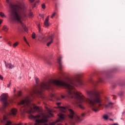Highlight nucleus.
<instances>
[{
  "mask_svg": "<svg viewBox=\"0 0 125 125\" xmlns=\"http://www.w3.org/2000/svg\"><path fill=\"white\" fill-rule=\"evenodd\" d=\"M35 80L37 84L36 90H34L27 96L25 99L21 101L18 103L20 106V111L22 114L24 113H28V114H33L35 111L41 112V108L39 106H36L35 104L31 103L32 99L37 96L41 98V99H45V97L42 93L44 89H49L51 84H55L57 87H65L67 90L68 97L74 98L76 104L83 110H84V104L86 102V98L84 96L82 93L76 91L75 87L78 85H83V81L81 79V74H76L73 78L68 79V83L59 80L50 79L48 81H45L39 84V80L38 77H35Z\"/></svg>",
  "mask_w": 125,
  "mask_h": 125,
  "instance_id": "f257e3e1",
  "label": "nucleus"
},
{
  "mask_svg": "<svg viewBox=\"0 0 125 125\" xmlns=\"http://www.w3.org/2000/svg\"><path fill=\"white\" fill-rule=\"evenodd\" d=\"M9 4V20L11 22H18L20 23L21 26L25 32H28V28L25 24L22 22V21L27 17V9L25 6V3L23 0H20L16 4L9 2V0H6Z\"/></svg>",
  "mask_w": 125,
  "mask_h": 125,
  "instance_id": "f03ea898",
  "label": "nucleus"
},
{
  "mask_svg": "<svg viewBox=\"0 0 125 125\" xmlns=\"http://www.w3.org/2000/svg\"><path fill=\"white\" fill-rule=\"evenodd\" d=\"M59 110L62 113H66L67 111L68 112V117L69 118V122L71 125H75V122H81L83 120L82 117H79L78 115L75 114L74 111L70 108H66L65 107H59Z\"/></svg>",
  "mask_w": 125,
  "mask_h": 125,
  "instance_id": "7ed1b4c3",
  "label": "nucleus"
},
{
  "mask_svg": "<svg viewBox=\"0 0 125 125\" xmlns=\"http://www.w3.org/2000/svg\"><path fill=\"white\" fill-rule=\"evenodd\" d=\"M8 97V95L7 94H2L1 96H0V101L2 102L4 108L7 107L9 104H12V103H13V101L7 99Z\"/></svg>",
  "mask_w": 125,
  "mask_h": 125,
  "instance_id": "20e7f679",
  "label": "nucleus"
},
{
  "mask_svg": "<svg viewBox=\"0 0 125 125\" xmlns=\"http://www.w3.org/2000/svg\"><path fill=\"white\" fill-rule=\"evenodd\" d=\"M1 123L4 124L5 125H12V123L11 121H9L8 119H7V117L5 116H3V119L1 121Z\"/></svg>",
  "mask_w": 125,
  "mask_h": 125,
  "instance_id": "39448f33",
  "label": "nucleus"
},
{
  "mask_svg": "<svg viewBox=\"0 0 125 125\" xmlns=\"http://www.w3.org/2000/svg\"><path fill=\"white\" fill-rule=\"evenodd\" d=\"M46 41H50L47 43V46H49L51 44V43L53 42V36H48L46 39Z\"/></svg>",
  "mask_w": 125,
  "mask_h": 125,
  "instance_id": "423d86ee",
  "label": "nucleus"
},
{
  "mask_svg": "<svg viewBox=\"0 0 125 125\" xmlns=\"http://www.w3.org/2000/svg\"><path fill=\"white\" fill-rule=\"evenodd\" d=\"M61 60H62V57L60 56L58 59V63L59 64V68L60 70H61V69L63 68V66H62V62Z\"/></svg>",
  "mask_w": 125,
  "mask_h": 125,
  "instance_id": "0eeeda50",
  "label": "nucleus"
},
{
  "mask_svg": "<svg viewBox=\"0 0 125 125\" xmlns=\"http://www.w3.org/2000/svg\"><path fill=\"white\" fill-rule=\"evenodd\" d=\"M59 119L56 122H60V121H64L65 120V115L62 113H59L58 114Z\"/></svg>",
  "mask_w": 125,
  "mask_h": 125,
  "instance_id": "6e6552de",
  "label": "nucleus"
},
{
  "mask_svg": "<svg viewBox=\"0 0 125 125\" xmlns=\"http://www.w3.org/2000/svg\"><path fill=\"white\" fill-rule=\"evenodd\" d=\"M5 65L6 68H8L9 69H12V68H14V65L11 63H7L6 61H4Z\"/></svg>",
  "mask_w": 125,
  "mask_h": 125,
  "instance_id": "1a4fd4ad",
  "label": "nucleus"
},
{
  "mask_svg": "<svg viewBox=\"0 0 125 125\" xmlns=\"http://www.w3.org/2000/svg\"><path fill=\"white\" fill-rule=\"evenodd\" d=\"M49 20V16H48L46 18L44 22V25L45 26V27H48L49 26V23L48 22V21Z\"/></svg>",
  "mask_w": 125,
  "mask_h": 125,
  "instance_id": "9d476101",
  "label": "nucleus"
},
{
  "mask_svg": "<svg viewBox=\"0 0 125 125\" xmlns=\"http://www.w3.org/2000/svg\"><path fill=\"white\" fill-rule=\"evenodd\" d=\"M11 113L13 116H15L17 113V109L16 108H13L11 110Z\"/></svg>",
  "mask_w": 125,
  "mask_h": 125,
  "instance_id": "9b49d317",
  "label": "nucleus"
},
{
  "mask_svg": "<svg viewBox=\"0 0 125 125\" xmlns=\"http://www.w3.org/2000/svg\"><path fill=\"white\" fill-rule=\"evenodd\" d=\"M114 104L113 103H109L108 104L105 105V109H108V108H112V106Z\"/></svg>",
  "mask_w": 125,
  "mask_h": 125,
  "instance_id": "f8f14e48",
  "label": "nucleus"
},
{
  "mask_svg": "<svg viewBox=\"0 0 125 125\" xmlns=\"http://www.w3.org/2000/svg\"><path fill=\"white\" fill-rule=\"evenodd\" d=\"M101 82H102V79H101V78H99L98 79V81L97 82H94L92 81V83H93L94 84V85H96V83H101Z\"/></svg>",
  "mask_w": 125,
  "mask_h": 125,
  "instance_id": "ddd939ff",
  "label": "nucleus"
},
{
  "mask_svg": "<svg viewBox=\"0 0 125 125\" xmlns=\"http://www.w3.org/2000/svg\"><path fill=\"white\" fill-rule=\"evenodd\" d=\"M65 98V96L64 95H61V98H56V100L60 101L61 99H64Z\"/></svg>",
  "mask_w": 125,
  "mask_h": 125,
  "instance_id": "4468645a",
  "label": "nucleus"
},
{
  "mask_svg": "<svg viewBox=\"0 0 125 125\" xmlns=\"http://www.w3.org/2000/svg\"><path fill=\"white\" fill-rule=\"evenodd\" d=\"M2 30L3 31H5V32H7L8 28H7V26L4 25L2 28Z\"/></svg>",
  "mask_w": 125,
  "mask_h": 125,
  "instance_id": "2eb2a0df",
  "label": "nucleus"
},
{
  "mask_svg": "<svg viewBox=\"0 0 125 125\" xmlns=\"http://www.w3.org/2000/svg\"><path fill=\"white\" fill-rule=\"evenodd\" d=\"M28 16L30 18H32V17H34V15L33 14V13H32V12H30L28 14Z\"/></svg>",
  "mask_w": 125,
  "mask_h": 125,
  "instance_id": "dca6fc26",
  "label": "nucleus"
},
{
  "mask_svg": "<svg viewBox=\"0 0 125 125\" xmlns=\"http://www.w3.org/2000/svg\"><path fill=\"white\" fill-rule=\"evenodd\" d=\"M0 16H1L2 18H3V17H5V15L3 13H2V12H0Z\"/></svg>",
  "mask_w": 125,
  "mask_h": 125,
  "instance_id": "f3484780",
  "label": "nucleus"
},
{
  "mask_svg": "<svg viewBox=\"0 0 125 125\" xmlns=\"http://www.w3.org/2000/svg\"><path fill=\"white\" fill-rule=\"evenodd\" d=\"M18 44H19V42H16L13 44V47L15 48V47H16V46H18Z\"/></svg>",
  "mask_w": 125,
  "mask_h": 125,
  "instance_id": "a211bd4d",
  "label": "nucleus"
},
{
  "mask_svg": "<svg viewBox=\"0 0 125 125\" xmlns=\"http://www.w3.org/2000/svg\"><path fill=\"white\" fill-rule=\"evenodd\" d=\"M37 25L38 26V28L39 29V32H41V24L40 23H37Z\"/></svg>",
  "mask_w": 125,
  "mask_h": 125,
  "instance_id": "6ab92c4d",
  "label": "nucleus"
},
{
  "mask_svg": "<svg viewBox=\"0 0 125 125\" xmlns=\"http://www.w3.org/2000/svg\"><path fill=\"white\" fill-rule=\"evenodd\" d=\"M119 96H124V92L121 91L119 93Z\"/></svg>",
  "mask_w": 125,
  "mask_h": 125,
  "instance_id": "aec40b11",
  "label": "nucleus"
},
{
  "mask_svg": "<svg viewBox=\"0 0 125 125\" xmlns=\"http://www.w3.org/2000/svg\"><path fill=\"white\" fill-rule=\"evenodd\" d=\"M42 8V9H44L46 7L45 6V4L43 3L41 5Z\"/></svg>",
  "mask_w": 125,
  "mask_h": 125,
  "instance_id": "412c9836",
  "label": "nucleus"
},
{
  "mask_svg": "<svg viewBox=\"0 0 125 125\" xmlns=\"http://www.w3.org/2000/svg\"><path fill=\"white\" fill-rule=\"evenodd\" d=\"M36 34H35V33H33L32 34V39H36Z\"/></svg>",
  "mask_w": 125,
  "mask_h": 125,
  "instance_id": "4be33fe9",
  "label": "nucleus"
},
{
  "mask_svg": "<svg viewBox=\"0 0 125 125\" xmlns=\"http://www.w3.org/2000/svg\"><path fill=\"white\" fill-rule=\"evenodd\" d=\"M45 63H47V64H48L49 65L50 64V62L48 61V60H47L45 61Z\"/></svg>",
  "mask_w": 125,
  "mask_h": 125,
  "instance_id": "5701e85b",
  "label": "nucleus"
},
{
  "mask_svg": "<svg viewBox=\"0 0 125 125\" xmlns=\"http://www.w3.org/2000/svg\"><path fill=\"white\" fill-rule=\"evenodd\" d=\"M103 118L104 119V120H108V116L107 115L104 116Z\"/></svg>",
  "mask_w": 125,
  "mask_h": 125,
  "instance_id": "b1692460",
  "label": "nucleus"
},
{
  "mask_svg": "<svg viewBox=\"0 0 125 125\" xmlns=\"http://www.w3.org/2000/svg\"><path fill=\"white\" fill-rule=\"evenodd\" d=\"M56 14V13L54 12V13L52 14V16L51 17V18H53V17H54L55 16Z\"/></svg>",
  "mask_w": 125,
  "mask_h": 125,
  "instance_id": "393cba45",
  "label": "nucleus"
},
{
  "mask_svg": "<svg viewBox=\"0 0 125 125\" xmlns=\"http://www.w3.org/2000/svg\"><path fill=\"white\" fill-rule=\"evenodd\" d=\"M11 81H10L9 83L7 84V87H10L11 84Z\"/></svg>",
  "mask_w": 125,
  "mask_h": 125,
  "instance_id": "a878e982",
  "label": "nucleus"
},
{
  "mask_svg": "<svg viewBox=\"0 0 125 125\" xmlns=\"http://www.w3.org/2000/svg\"><path fill=\"white\" fill-rule=\"evenodd\" d=\"M40 16L42 18H44V15L43 14L40 15Z\"/></svg>",
  "mask_w": 125,
  "mask_h": 125,
  "instance_id": "bb28decb",
  "label": "nucleus"
},
{
  "mask_svg": "<svg viewBox=\"0 0 125 125\" xmlns=\"http://www.w3.org/2000/svg\"><path fill=\"white\" fill-rule=\"evenodd\" d=\"M24 41L25 42L29 45V46H30V44H29V43H28V42H27V40H26V38H24Z\"/></svg>",
  "mask_w": 125,
  "mask_h": 125,
  "instance_id": "cd10ccee",
  "label": "nucleus"
},
{
  "mask_svg": "<svg viewBox=\"0 0 125 125\" xmlns=\"http://www.w3.org/2000/svg\"><path fill=\"white\" fill-rule=\"evenodd\" d=\"M0 80H1V81L3 80V77L1 76V75L0 74Z\"/></svg>",
  "mask_w": 125,
  "mask_h": 125,
  "instance_id": "c85d7f7f",
  "label": "nucleus"
},
{
  "mask_svg": "<svg viewBox=\"0 0 125 125\" xmlns=\"http://www.w3.org/2000/svg\"><path fill=\"white\" fill-rule=\"evenodd\" d=\"M29 1H30V2H34L35 0H29Z\"/></svg>",
  "mask_w": 125,
  "mask_h": 125,
  "instance_id": "c756f323",
  "label": "nucleus"
},
{
  "mask_svg": "<svg viewBox=\"0 0 125 125\" xmlns=\"http://www.w3.org/2000/svg\"><path fill=\"white\" fill-rule=\"evenodd\" d=\"M8 44H9V45H10V46H11V42H8Z\"/></svg>",
  "mask_w": 125,
  "mask_h": 125,
  "instance_id": "7c9ffc66",
  "label": "nucleus"
},
{
  "mask_svg": "<svg viewBox=\"0 0 125 125\" xmlns=\"http://www.w3.org/2000/svg\"><path fill=\"white\" fill-rule=\"evenodd\" d=\"M60 74L61 75H64V73L63 72V71H61L60 72Z\"/></svg>",
  "mask_w": 125,
  "mask_h": 125,
  "instance_id": "2f4dec72",
  "label": "nucleus"
},
{
  "mask_svg": "<svg viewBox=\"0 0 125 125\" xmlns=\"http://www.w3.org/2000/svg\"><path fill=\"white\" fill-rule=\"evenodd\" d=\"M61 103H57V104L58 105V106H60Z\"/></svg>",
  "mask_w": 125,
  "mask_h": 125,
  "instance_id": "473e14b6",
  "label": "nucleus"
},
{
  "mask_svg": "<svg viewBox=\"0 0 125 125\" xmlns=\"http://www.w3.org/2000/svg\"><path fill=\"white\" fill-rule=\"evenodd\" d=\"M39 41H40V42H42V37H40V38L39 39Z\"/></svg>",
  "mask_w": 125,
  "mask_h": 125,
  "instance_id": "72a5a7b5",
  "label": "nucleus"
},
{
  "mask_svg": "<svg viewBox=\"0 0 125 125\" xmlns=\"http://www.w3.org/2000/svg\"><path fill=\"white\" fill-rule=\"evenodd\" d=\"M51 97H54V94H52L51 95Z\"/></svg>",
  "mask_w": 125,
  "mask_h": 125,
  "instance_id": "f704fd0d",
  "label": "nucleus"
},
{
  "mask_svg": "<svg viewBox=\"0 0 125 125\" xmlns=\"http://www.w3.org/2000/svg\"><path fill=\"white\" fill-rule=\"evenodd\" d=\"M1 23H2V20H0V25L1 24Z\"/></svg>",
  "mask_w": 125,
  "mask_h": 125,
  "instance_id": "c9c22d12",
  "label": "nucleus"
},
{
  "mask_svg": "<svg viewBox=\"0 0 125 125\" xmlns=\"http://www.w3.org/2000/svg\"><path fill=\"white\" fill-rule=\"evenodd\" d=\"M81 116H82V117H84V114L83 113H82Z\"/></svg>",
  "mask_w": 125,
  "mask_h": 125,
  "instance_id": "e433bc0d",
  "label": "nucleus"
},
{
  "mask_svg": "<svg viewBox=\"0 0 125 125\" xmlns=\"http://www.w3.org/2000/svg\"><path fill=\"white\" fill-rule=\"evenodd\" d=\"M119 125V124H117V123H115V124H112V125Z\"/></svg>",
  "mask_w": 125,
  "mask_h": 125,
  "instance_id": "4c0bfd02",
  "label": "nucleus"
},
{
  "mask_svg": "<svg viewBox=\"0 0 125 125\" xmlns=\"http://www.w3.org/2000/svg\"><path fill=\"white\" fill-rule=\"evenodd\" d=\"M39 2H40V0H38L36 1V3H38Z\"/></svg>",
  "mask_w": 125,
  "mask_h": 125,
  "instance_id": "58836bf2",
  "label": "nucleus"
},
{
  "mask_svg": "<svg viewBox=\"0 0 125 125\" xmlns=\"http://www.w3.org/2000/svg\"><path fill=\"white\" fill-rule=\"evenodd\" d=\"M36 6V3H34V4L33 5V7H35Z\"/></svg>",
  "mask_w": 125,
  "mask_h": 125,
  "instance_id": "ea45409f",
  "label": "nucleus"
},
{
  "mask_svg": "<svg viewBox=\"0 0 125 125\" xmlns=\"http://www.w3.org/2000/svg\"><path fill=\"white\" fill-rule=\"evenodd\" d=\"M20 93H21V92H19V96H20L21 95L20 94Z\"/></svg>",
  "mask_w": 125,
  "mask_h": 125,
  "instance_id": "a19ab883",
  "label": "nucleus"
},
{
  "mask_svg": "<svg viewBox=\"0 0 125 125\" xmlns=\"http://www.w3.org/2000/svg\"><path fill=\"white\" fill-rule=\"evenodd\" d=\"M2 36H0V39H2Z\"/></svg>",
  "mask_w": 125,
  "mask_h": 125,
  "instance_id": "79ce46f5",
  "label": "nucleus"
},
{
  "mask_svg": "<svg viewBox=\"0 0 125 125\" xmlns=\"http://www.w3.org/2000/svg\"><path fill=\"white\" fill-rule=\"evenodd\" d=\"M110 121H113V119H110Z\"/></svg>",
  "mask_w": 125,
  "mask_h": 125,
  "instance_id": "37998d69",
  "label": "nucleus"
},
{
  "mask_svg": "<svg viewBox=\"0 0 125 125\" xmlns=\"http://www.w3.org/2000/svg\"><path fill=\"white\" fill-rule=\"evenodd\" d=\"M24 125H27V123H25V124H24Z\"/></svg>",
  "mask_w": 125,
  "mask_h": 125,
  "instance_id": "c03bdc74",
  "label": "nucleus"
},
{
  "mask_svg": "<svg viewBox=\"0 0 125 125\" xmlns=\"http://www.w3.org/2000/svg\"><path fill=\"white\" fill-rule=\"evenodd\" d=\"M43 40H44V38L43 39Z\"/></svg>",
  "mask_w": 125,
  "mask_h": 125,
  "instance_id": "a18cd8bd",
  "label": "nucleus"
},
{
  "mask_svg": "<svg viewBox=\"0 0 125 125\" xmlns=\"http://www.w3.org/2000/svg\"><path fill=\"white\" fill-rule=\"evenodd\" d=\"M113 98V99H115V98Z\"/></svg>",
  "mask_w": 125,
  "mask_h": 125,
  "instance_id": "49530a36",
  "label": "nucleus"
}]
</instances>
